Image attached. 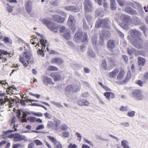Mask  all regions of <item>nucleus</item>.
<instances>
[{
  "mask_svg": "<svg viewBox=\"0 0 148 148\" xmlns=\"http://www.w3.org/2000/svg\"><path fill=\"white\" fill-rule=\"evenodd\" d=\"M131 36L132 38L131 42L133 45L138 49H148V42L143 43L141 38V33L136 29L132 30L130 31Z\"/></svg>",
  "mask_w": 148,
  "mask_h": 148,
  "instance_id": "obj_1",
  "label": "nucleus"
},
{
  "mask_svg": "<svg viewBox=\"0 0 148 148\" xmlns=\"http://www.w3.org/2000/svg\"><path fill=\"white\" fill-rule=\"evenodd\" d=\"M130 96L133 97L137 101L142 100L144 98L142 91L138 89L135 90L133 91Z\"/></svg>",
  "mask_w": 148,
  "mask_h": 148,
  "instance_id": "obj_2",
  "label": "nucleus"
},
{
  "mask_svg": "<svg viewBox=\"0 0 148 148\" xmlns=\"http://www.w3.org/2000/svg\"><path fill=\"white\" fill-rule=\"evenodd\" d=\"M120 18L123 21L124 25L121 23L119 24L120 26L124 29H128V27L127 25L131 21V18L130 16L127 15L122 14L120 16Z\"/></svg>",
  "mask_w": 148,
  "mask_h": 148,
  "instance_id": "obj_3",
  "label": "nucleus"
},
{
  "mask_svg": "<svg viewBox=\"0 0 148 148\" xmlns=\"http://www.w3.org/2000/svg\"><path fill=\"white\" fill-rule=\"evenodd\" d=\"M109 22V19L106 18L104 19H100L97 21L95 24L96 27L98 28L101 26L103 27H109L108 23Z\"/></svg>",
  "mask_w": 148,
  "mask_h": 148,
  "instance_id": "obj_4",
  "label": "nucleus"
},
{
  "mask_svg": "<svg viewBox=\"0 0 148 148\" xmlns=\"http://www.w3.org/2000/svg\"><path fill=\"white\" fill-rule=\"evenodd\" d=\"M60 32L62 33V35L65 39L69 40L71 37L70 31L64 26H62L60 29Z\"/></svg>",
  "mask_w": 148,
  "mask_h": 148,
  "instance_id": "obj_5",
  "label": "nucleus"
},
{
  "mask_svg": "<svg viewBox=\"0 0 148 148\" xmlns=\"http://www.w3.org/2000/svg\"><path fill=\"white\" fill-rule=\"evenodd\" d=\"M84 5L85 12H87L91 11L92 10V4L89 0H85Z\"/></svg>",
  "mask_w": 148,
  "mask_h": 148,
  "instance_id": "obj_6",
  "label": "nucleus"
},
{
  "mask_svg": "<svg viewBox=\"0 0 148 148\" xmlns=\"http://www.w3.org/2000/svg\"><path fill=\"white\" fill-rule=\"evenodd\" d=\"M110 36V32L107 30H103L101 31L100 34V37L102 38L105 39V40H107L109 39Z\"/></svg>",
  "mask_w": 148,
  "mask_h": 148,
  "instance_id": "obj_7",
  "label": "nucleus"
},
{
  "mask_svg": "<svg viewBox=\"0 0 148 148\" xmlns=\"http://www.w3.org/2000/svg\"><path fill=\"white\" fill-rule=\"evenodd\" d=\"M42 79L43 84L45 85H47L48 84L52 85L54 84L51 79L49 77L43 75L42 77Z\"/></svg>",
  "mask_w": 148,
  "mask_h": 148,
  "instance_id": "obj_8",
  "label": "nucleus"
},
{
  "mask_svg": "<svg viewBox=\"0 0 148 148\" xmlns=\"http://www.w3.org/2000/svg\"><path fill=\"white\" fill-rule=\"evenodd\" d=\"M68 25L72 29L74 28L73 30L75 29V21L74 17L72 15L69 16L68 21Z\"/></svg>",
  "mask_w": 148,
  "mask_h": 148,
  "instance_id": "obj_9",
  "label": "nucleus"
},
{
  "mask_svg": "<svg viewBox=\"0 0 148 148\" xmlns=\"http://www.w3.org/2000/svg\"><path fill=\"white\" fill-rule=\"evenodd\" d=\"M125 12L132 15H138L137 11L129 6L126 7L124 9Z\"/></svg>",
  "mask_w": 148,
  "mask_h": 148,
  "instance_id": "obj_10",
  "label": "nucleus"
},
{
  "mask_svg": "<svg viewBox=\"0 0 148 148\" xmlns=\"http://www.w3.org/2000/svg\"><path fill=\"white\" fill-rule=\"evenodd\" d=\"M25 136L20 135L19 133H15L13 140L16 142L20 141L22 140H25Z\"/></svg>",
  "mask_w": 148,
  "mask_h": 148,
  "instance_id": "obj_11",
  "label": "nucleus"
},
{
  "mask_svg": "<svg viewBox=\"0 0 148 148\" xmlns=\"http://www.w3.org/2000/svg\"><path fill=\"white\" fill-rule=\"evenodd\" d=\"M53 20L56 22L59 23H63L65 20V19L61 16L55 14L53 16Z\"/></svg>",
  "mask_w": 148,
  "mask_h": 148,
  "instance_id": "obj_12",
  "label": "nucleus"
},
{
  "mask_svg": "<svg viewBox=\"0 0 148 148\" xmlns=\"http://www.w3.org/2000/svg\"><path fill=\"white\" fill-rule=\"evenodd\" d=\"M107 46L109 50L112 51L115 47L114 41L113 40H109L107 42Z\"/></svg>",
  "mask_w": 148,
  "mask_h": 148,
  "instance_id": "obj_13",
  "label": "nucleus"
},
{
  "mask_svg": "<svg viewBox=\"0 0 148 148\" xmlns=\"http://www.w3.org/2000/svg\"><path fill=\"white\" fill-rule=\"evenodd\" d=\"M32 1H29L25 4V7L27 13L29 14L32 10Z\"/></svg>",
  "mask_w": 148,
  "mask_h": 148,
  "instance_id": "obj_14",
  "label": "nucleus"
},
{
  "mask_svg": "<svg viewBox=\"0 0 148 148\" xmlns=\"http://www.w3.org/2000/svg\"><path fill=\"white\" fill-rule=\"evenodd\" d=\"M50 76L52 77L55 81H59L61 79V76L58 73H53L50 74Z\"/></svg>",
  "mask_w": 148,
  "mask_h": 148,
  "instance_id": "obj_15",
  "label": "nucleus"
},
{
  "mask_svg": "<svg viewBox=\"0 0 148 148\" xmlns=\"http://www.w3.org/2000/svg\"><path fill=\"white\" fill-rule=\"evenodd\" d=\"M47 27L51 31L55 32H58V27L54 23L51 22L49 25H48Z\"/></svg>",
  "mask_w": 148,
  "mask_h": 148,
  "instance_id": "obj_16",
  "label": "nucleus"
},
{
  "mask_svg": "<svg viewBox=\"0 0 148 148\" xmlns=\"http://www.w3.org/2000/svg\"><path fill=\"white\" fill-rule=\"evenodd\" d=\"M37 34L41 38V39L40 40V42L41 45L42 46L45 47V46L47 45V40L45 39L43 36L42 35L40 34L38 32L37 33Z\"/></svg>",
  "mask_w": 148,
  "mask_h": 148,
  "instance_id": "obj_17",
  "label": "nucleus"
},
{
  "mask_svg": "<svg viewBox=\"0 0 148 148\" xmlns=\"http://www.w3.org/2000/svg\"><path fill=\"white\" fill-rule=\"evenodd\" d=\"M77 103L78 105L80 106H87L90 103L89 102L86 100L81 99L78 101Z\"/></svg>",
  "mask_w": 148,
  "mask_h": 148,
  "instance_id": "obj_18",
  "label": "nucleus"
},
{
  "mask_svg": "<svg viewBox=\"0 0 148 148\" xmlns=\"http://www.w3.org/2000/svg\"><path fill=\"white\" fill-rule=\"evenodd\" d=\"M65 8L66 10L74 12H77L79 10L78 8H77L76 7L72 5L66 6L65 7Z\"/></svg>",
  "mask_w": 148,
  "mask_h": 148,
  "instance_id": "obj_19",
  "label": "nucleus"
},
{
  "mask_svg": "<svg viewBox=\"0 0 148 148\" xmlns=\"http://www.w3.org/2000/svg\"><path fill=\"white\" fill-rule=\"evenodd\" d=\"M82 33L81 32H78L76 33L75 36V38L76 42H78L82 38Z\"/></svg>",
  "mask_w": 148,
  "mask_h": 148,
  "instance_id": "obj_20",
  "label": "nucleus"
},
{
  "mask_svg": "<svg viewBox=\"0 0 148 148\" xmlns=\"http://www.w3.org/2000/svg\"><path fill=\"white\" fill-rule=\"evenodd\" d=\"M98 36L97 34H95L92 36L91 39L93 45L95 47L97 46Z\"/></svg>",
  "mask_w": 148,
  "mask_h": 148,
  "instance_id": "obj_21",
  "label": "nucleus"
},
{
  "mask_svg": "<svg viewBox=\"0 0 148 148\" xmlns=\"http://www.w3.org/2000/svg\"><path fill=\"white\" fill-rule=\"evenodd\" d=\"M119 72L118 69L116 68L114 69L113 71L111 72L109 74L110 77L112 78H115L116 75Z\"/></svg>",
  "mask_w": 148,
  "mask_h": 148,
  "instance_id": "obj_22",
  "label": "nucleus"
},
{
  "mask_svg": "<svg viewBox=\"0 0 148 148\" xmlns=\"http://www.w3.org/2000/svg\"><path fill=\"white\" fill-rule=\"evenodd\" d=\"M51 62L53 63H55L59 64H62L63 63V60L60 58H56L51 60Z\"/></svg>",
  "mask_w": 148,
  "mask_h": 148,
  "instance_id": "obj_23",
  "label": "nucleus"
},
{
  "mask_svg": "<svg viewBox=\"0 0 148 148\" xmlns=\"http://www.w3.org/2000/svg\"><path fill=\"white\" fill-rule=\"evenodd\" d=\"M24 56L27 62H29L31 60L32 55L30 53L25 52L24 53Z\"/></svg>",
  "mask_w": 148,
  "mask_h": 148,
  "instance_id": "obj_24",
  "label": "nucleus"
},
{
  "mask_svg": "<svg viewBox=\"0 0 148 148\" xmlns=\"http://www.w3.org/2000/svg\"><path fill=\"white\" fill-rule=\"evenodd\" d=\"M73 86L69 85L65 88V93L67 95L69 94L70 92L73 91Z\"/></svg>",
  "mask_w": 148,
  "mask_h": 148,
  "instance_id": "obj_25",
  "label": "nucleus"
},
{
  "mask_svg": "<svg viewBox=\"0 0 148 148\" xmlns=\"http://www.w3.org/2000/svg\"><path fill=\"white\" fill-rule=\"evenodd\" d=\"M45 47L42 46V48L41 49H39L37 50V54L38 55H40L42 57H43L45 56L44 50L45 49Z\"/></svg>",
  "mask_w": 148,
  "mask_h": 148,
  "instance_id": "obj_26",
  "label": "nucleus"
},
{
  "mask_svg": "<svg viewBox=\"0 0 148 148\" xmlns=\"http://www.w3.org/2000/svg\"><path fill=\"white\" fill-rule=\"evenodd\" d=\"M138 63L139 65L143 66L144 65L145 60L144 58L139 57L138 59Z\"/></svg>",
  "mask_w": 148,
  "mask_h": 148,
  "instance_id": "obj_27",
  "label": "nucleus"
},
{
  "mask_svg": "<svg viewBox=\"0 0 148 148\" xmlns=\"http://www.w3.org/2000/svg\"><path fill=\"white\" fill-rule=\"evenodd\" d=\"M110 8L111 9L113 10H116V3L115 0H110Z\"/></svg>",
  "mask_w": 148,
  "mask_h": 148,
  "instance_id": "obj_28",
  "label": "nucleus"
},
{
  "mask_svg": "<svg viewBox=\"0 0 148 148\" xmlns=\"http://www.w3.org/2000/svg\"><path fill=\"white\" fill-rule=\"evenodd\" d=\"M14 7L10 5L9 3L6 4V10L9 13L13 11Z\"/></svg>",
  "mask_w": 148,
  "mask_h": 148,
  "instance_id": "obj_29",
  "label": "nucleus"
},
{
  "mask_svg": "<svg viewBox=\"0 0 148 148\" xmlns=\"http://www.w3.org/2000/svg\"><path fill=\"white\" fill-rule=\"evenodd\" d=\"M123 73L124 71H121L120 72L117 77V78L118 80H121L123 78Z\"/></svg>",
  "mask_w": 148,
  "mask_h": 148,
  "instance_id": "obj_30",
  "label": "nucleus"
},
{
  "mask_svg": "<svg viewBox=\"0 0 148 148\" xmlns=\"http://www.w3.org/2000/svg\"><path fill=\"white\" fill-rule=\"evenodd\" d=\"M47 137L54 144V145L58 143V142H57L56 139L54 137L50 136H48Z\"/></svg>",
  "mask_w": 148,
  "mask_h": 148,
  "instance_id": "obj_31",
  "label": "nucleus"
},
{
  "mask_svg": "<svg viewBox=\"0 0 148 148\" xmlns=\"http://www.w3.org/2000/svg\"><path fill=\"white\" fill-rule=\"evenodd\" d=\"M88 54L89 56L92 58H94L95 56V54L92 49H89L88 51Z\"/></svg>",
  "mask_w": 148,
  "mask_h": 148,
  "instance_id": "obj_32",
  "label": "nucleus"
},
{
  "mask_svg": "<svg viewBox=\"0 0 148 148\" xmlns=\"http://www.w3.org/2000/svg\"><path fill=\"white\" fill-rule=\"evenodd\" d=\"M47 70L49 71H58V69L55 66H50L48 67Z\"/></svg>",
  "mask_w": 148,
  "mask_h": 148,
  "instance_id": "obj_33",
  "label": "nucleus"
},
{
  "mask_svg": "<svg viewBox=\"0 0 148 148\" xmlns=\"http://www.w3.org/2000/svg\"><path fill=\"white\" fill-rule=\"evenodd\" d=\"M72 86L73 87V91L77 92L79 91L80 89V86L78 85H73Z\"/></svg>",
  "mask_w": 148,
  "mask_h": 148,
  "instance_id": "obj_34",
  "label": "nucleus"
},
{
  "mask_svg": "<svg viewBox=\"0 0 148 148\" xmlns=\"http://www.w3.org/2000/svg\"><path fill=\"white\" fill-rule=\"evenodd\" d=\"M51 103L53 104L59 108H61L63 107V105L58 102L53 101L51 102Z\"/></svg>",
  "mask_w": 148,
  "mask_h": 148,
  "instance_id": "obj_35",
  "label": "nucleus"
},
{
  "mask_svg": "<svg viewBox=\"0 0 148 148\" xmlns=\"http://www.w3.org/2000/svg\"><path fill=\"white\" fill-rule=\"evenodd\" d=\"M101 66L102 68L104 70H106L107 69V65L106 62L105 60H103V61Z\"/></svg>",
  "mask_w": 148,
  "mask_h": 148,
  "instance_id": "obj_36",
  "label": "nucleus"
},
{
  "mask_svg": "<svg viewBox=\"0 0 148 148\" xmlns=\"http://www.w3.org/2000/svg\"><path fill=\"white\" fill-rule=\"evenodd\" d=\"M134 23L136 25H140L141 23L140 21L139 18L137 17H135L134 18Z\"/></svg>",
  "mask_w": 148,
  "mask_h": 148,
  "instance_id": "obj_37",
  "label": "nucleus"
},
{
  "mask_svg": "<svg viewBox=\"0 0 148 148\" xmlns=\"http://www.w3.org/2000/svg\"><path fill=\"white\" fill-rule=\"evenodd\" d=\"M111 95H113V93L111 92H105L104 94V96L106 97V98L108 100H109L110 96Z\"/></svg>",
  "mask_w": 148,
  "mask_h": 148,
  "instance_id": "obj_38",
  "label": "nucleus"
},
{
  "mask_svg": "<svg viewBox=\"0 0 148 148\" xmlns=\"http://www.w3.org/2000/svg\"><path fill=\"white\" fill-rule=\"evenodd\" d=\"M117 2L119 5L122 6L126 4V1L124 0H117Z\"/></svg>",
  "mask_w": 148,
  "mask_h": 148,
  "instance_id": "obj_39",
  "label": "nucleus"
},
{
  "mask_svg": "<svg viewBox=\"0 0 148 148\" xmlns=\"http://www.w3.org/2000/svg\"><path fill=\"white\" fill-rule=\"evenodd\" d=\"M138 12L139 13V14L142 17H143L144 15V12L142 7L138 9Z\"/></svg>",
  "mask_w": 148,
  "mask_h": 148,
  "instance_id": "obj_40",
  "label": "nucleus"
},
{
  "mask_svg": "<svg viewBox=\"0 0 148 148\" xmlns=\"http://www.w3.org/2000/svg\"><path fill=\"white\" fill-rule=\"evenodd\" d=\"M13 127L14 129L15 130H8V131H6L4 132V133L6 135V134H9L10 133H12V132H14L16 131H17V130H16V127L15 128V125H14V126Z\"/></svg>",
  "mask_w": 148,
  "mask_h": 148,
  "instance_id": "obj_41",
  "label": "nucleus"
},
{
  "mask_svg": "<svg viewBox=\"0 0 148 148\" xmlns=\"http://www.w3.org/2000/svg\"><path fill=\"white\" fill-rule=\"evenodd\" d=\"M105 40V39L101 38V37L99 36V44L101 46H103L105 45V42H104V40Z\"/></svg>",
  "mask_w": 148,
  "mask_h": 148,
  "instance_id": "obj_42",
  "label": "nucleus"
},
{
  "mask_svg": "<svg viewBox=\"0 0 148 148\" xmlns=\"http://www.w3.org/2000/svg\"><path fill=\"white\" fill-rule=\"evenodd\" d=\"M51 22L48 20L46 19H44L42 20L43 23L45 25H47V27H48V25H49Z\"/></svg>",
  "mask_w": 148,
  "mask_h": 148,
  "instance_id": "obj_43",
  "label": "nucleus"
},
{
  "mask_svg": "<svg viewBox=\"0 0 148 148\" xmlns=\"http://www.w3.org/2000/svg\"><path fill=\"white\" fill-rule=\"evenodd\" d=\"M135 113V111H133L129 112L127 113V115L130 117H133L134 116Z\"/></svg>",
  "mask_w": 148,
  "mask_h": 148,
  "instance_id": "obj_44",
  "label": "nucleus"
},
{
  "mask_svg": "<svg viewBox=\"0 0 148 148\" xmlns=\"http://www.w3.org/2000/svg\"><path fill=\"white\" fill-rule=\"evenodd\" d=\"M121 144L124 148L128 146V142L126 140H122L121 142Z\"/></svg>",
  "mask_w": 148,
  "mask_h": 148,
  "instance_id": "obj_45",
  "label": "nucleus"
},
{
  "mask_svg": "<svg viewBox=\"0 0 148 148\" xmlns=\"http://www.w3.org/2000/svg\"><path fill=\"white\" fill-rule=\"evenodd\" d=\"M33 142H34V143H35L37 145H41L42 144V142L38 140H34Z\"/></svg>",
  "mask_w": 148,
  "mask_h": 148,
  "instance_id": "obj_46",
  "label": "nucleus"
},
{
  "mask_svg": "<svg viewBox=\"0 0 148 148\" xmlns=\"http://www.w3.org/2000/svg\"><path fill=\"white\" fill-rule=\"evenodd\" d=\"M128 107L127 106L124 107L123 106H121L119 108L120 111H127L128 110Z\"/></svg>",
  "mask_w": 148,
  "mask_h": 148,
  "instance_id": "obj_47",
  "label": "nucleus"
},
{
  "mask_svg": "<svg viewBox=\"0 0 148 148\" xmlns=\"http://www.w3.org/2000/svg\"><path fill=\"white\" fill-rule=\"evenodd\" d=\"M84 37L83 40V42H88V37L86 34H84Z\"/></svg>",
  "mask_w": 148,
  "mask_h": 148,
  "instance_id": "obj_48",
  "label": "nucleus"
},
{
  "mask_svg": "<svg viewBox=\"0 0 148 148\" xmlns=\"http://www.w3.org/2000/svg\"><path fill=\"white\" fill-rule=\"evenodd\" d=\"M86 18L88 22L90 24V23H91L92 18H91V16L89 15H88L86 16Z\"/></svg>",
  "mask_w": 148,
  "mask_h": 148,
  "instance_id": "obj_49",
  "label": "nucleus"
},
{
  "mask_svg": "<svg viewBox=\"0 0 148 148\" xmlns=\"http://www.w3.org/2000/svg\"><path fill=\"white\" fill-rule=\"evenodd\" d=\"M127 53L130 55H132L135 50V49L134 48H132L129 49V48L127 49Z\"/></svg>",
  "mask_w": 148,
  "mask_h": 148,
  "instance_id": "obj_50",
  "label": "nucleus"
},
{
  "mask_svg": "<svg viewBox=\"0 0 148 148\" xmlns=\"http://www.w3.org/2000/svg\"><path fill=\"white\" fill-rule=\"evenodd\" d=\"M67 128L68 127L65 124L62 125L60 127V129L62 130H66L67 129Z\"/></svg>",
  "mask_w": 148,
  "mask_h": 148,
  "instance_id": "obj_51",
  "label": "nucleus"
},
{
  "mask_svg": "<svg viewBox=\"0 0 148 148\" xmlns=\"http://www.w3.org/2000/svg\"><path fill=\"white\" fill-rule=\"evenodd\" d=\"M55 145L56 148H62V145L60 142H58V143Z\"/></svg>",
  "mask_w": 148,
  "mask_h": 148,
  "instance_id": "obj_52",
  "label": "nucleus"
},
{
  "mask_svg": "<svg viewBox=\"0 0 148 148\" xmlns=\"http://www.w3.org/2000/svg\"><path fill=\"white\" fill-rule=\"evenodd\" d=\"M3 40L5 43H9V38L8 37H5Z\"/></svg>",
  "mask_w": 148,
  "mask_h": 148,
  "instance_id": "obj_53",
  "label": "nucleus"
},
{
  "mask_svg": "<svg viewBox=\"0 0 148 148\" xmlns=\"http://www.w3.org/2000/svg\"><path fill=\"white\" fill-rule=\"evenodd\" d=\"M29 95L35 97L37 98H39L40 96V95H39L34 94L32 92H29Z\"/></svg>",
  "mask_w": 148,
  "mask_h": 148,
  "instance_id": "obj_54",
  "label": "nucleus"
},
{
  "mask_svg": "<svg viewBox=\"0 0 148 148\" xmlns=\"http://www.w3.org/2000/svg\"><path fill=\"white\" fill-rule=\"evenodd\" d=\"M69 132H63V135L65 138H68L69 137Z\"/></svg>",
  "mask_w": 148,
  "mask_h": 148,
  "instance_id": "obj_55",
  "label": "nucleus"
},
{
  "mask_svg": "<svg viewBox=\"0 0 148 148\" xmlns=\"http://www.w3.org/2000/svg\"><path fill=\"white\" fill-rule=\"evenodd\" d=\"M44 126L43 125H40L38 126L36 128V130H37L43 129L44 128Z\"/></svg>",
  "mask_w": 148,
  "mask_h": 148,
  "instance_id": "obj_56",
  "label": "nucleus"
},
{
  "mask_svg": "<svg viewBox=\"0 0 148 148\" xmlns=\"http://www.w3.org/2000/svg\"><path fill=\"white\" fill-rule=\"evenodd\" d=\"M34 145L35 144L33 141L31 142L28 145V148H34Z\"/></svg>",
  "mask_w": 148,
  "mask_h": 148,
  "instance_id": "obj_57",
  "label": "nucleus"
},
{
  "mask_svg": "<svg viewBox=\"0 0 148 148\" xmlns=\"http://www.w3.org/2000/svg\"><path fill=\"white\" fill-rule=\"evenodd\" d=\"M83 27L85 29H87L89 28V27L87 25L85 21H84L83 22Z\"/></svg>",
  "mask_w": 148,
  "mask_h": 148,
  "instance_id": "obj_58",
  "label": "nucleus"
},
{
  "mask_svg": "<svg viewBox=\"0 0 148 148\" xmlns=\"http://www.w3.org/2000/svg\"><path fill=\"white\" fill-rule=\"evenodd\" d=\"M121 124L125 127H128L130 126V124L127 122L122 123H121Z\"/></svg>",
  "mask_w": 148,
  "mask_h": 148,
  "instance_id": "obj_59",
  "label": "nucleus"
},
{
  "mask_svg": "<svg viewBox=\"0 0 148 148\" xmlns=\"http://www.w3.org/2000/svg\"><path fill=\"white\" fill-rule=\"evenodd\" d=\"M28 119L30 122H34L36 121V118L35 117H31L28 118Z\"/></svg>",
  "mask_w": 148,
  "mask_h": 148,
  "instance_id": "obj_60",
  "label": "nucleus"
},
{
  "mask_svg": "<svg viewBox=\"0 0 148 148\" xmlns=\"http://www.w3.org/2000/svg\"><path fill=\"white\" fill-rule=\"evenodd\" d=\"M126 5H130L132 7H133V8H135L134 6V3L131 2H127L126 1Z\"/></svg>",
  "mask_w": 148,
  "mask_h": 148,
  "instance_id": "obj_61",
  "label": "nucleus"
},
{
  "mask_svg": "<svg viewBox=\"0 0 148 148\" xmlns=\"http://www.w3.org/2000/svg\"><path fill=\"white\" fill-rule=\"evenodd\" d=\"M89 94L87 92H85L81 94V96L83 97H87L89 96Z\"/></svg>",
  "mask_w": 148,
  "mask_h": 148,
  "instance_id": "obj_62",
  "label": "nucleus"
},
{
  "mask_svg": "<svg viewBox=\"0 0 148 148\" xmlns=\"http://www.w3.org/2000/svg\"><path fill=\"white\" fill-rule=\"evenodd\" d=\"M134 3L136 5V6L137 7L138 9L142 7L141 5L140 4V3L136 1H134Z\"/></svg>",
  "mask_w": 148,
  "mask_h": 148,
  "instance_id": "obj_63",
  "label": "nucleus"
},
{
  "mask_svg": "<svg viewBox=\"0 0 148 148\" xmlns=\"http://www.w3.org/2000/svg\"><path fill=\"white\" fill-rule=\"evenodd\" d=\"M77 145L75 144H72L71 143L68 147V148H76L77 147Z\"/></svg>",
  "mask_w": 148,
  "mask_h": 148,
  "instance_id": "obj_64",
  "label": "nucleus"
}]
</instances>
